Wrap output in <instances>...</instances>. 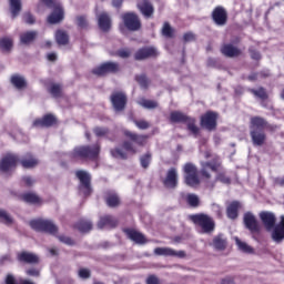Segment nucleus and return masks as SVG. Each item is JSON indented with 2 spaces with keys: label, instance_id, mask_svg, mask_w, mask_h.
<instances>
[{
  "label": "nucleus",
  "instance_id": "1",
  "mask_svg": "<svg viewBox=\"0 0 284 284\" xmlns=\"http://www.w3.org/2000/svg\"><path fill=\"white\" fill-rule=\"evenodd\" d=\"M101 148L99 145L90 146H78L73 151V156L75 159H98Z\"/></svg>",
  "mask_w": 284,
  "mask_h": 284
},
{
  "label": "nucleus",
  "instance_id": "2",
  "mask_svg": "<svg viewBox=\"0 0 284 284\" xmlns=\"http://www.w3.org/2000/svg\"><path fill=\"white\" fill-rule=\"evenodd\" d=\"M184 181L190 187H196V185L201 183V180H199V171L194 164L186 163L184 165Z\"/></svg>",
  "mask_w": 284,
  "mask_h": 284
},
{
  "label": "nucleus",
  "instance_id": "3",
  "mask_svg": "<svg viewBox=\"0 0 284 284\" xmlns=\"http://www.w3.org/2000/svg\"><path fill=\"white\" fill-rule=\"evenodd\" d=\"M172 123H186L192 134H199V126L194 125L195 121L192 118H187L185 114L174 111L171 113Z\"/></svg>",
  "mask_w": 284,
  "mask_h": 284
},
{
  "label": "nucleus",
  "instance_id": "4",
  "mask_svg": "<svg viewBox=\"0 0 284 284\" xmlns=\"http://www.w3.org/2000/svg\"><path fill=\"white\" fill-rule=\"evenodd\" d=\"M191 221L195 223V225H200L203 232H213L214 230V220L205 214L191 215Z\"/></svg>",
  "mask_w": 284,
  "mask_h": 284
},
{
  "label": "nucleus",
  "instance_id": "5",
  "mask_svg": "<svg viewBox=\"0 0 284 284\" xmlns=\"http://www.w3.org/2000/svg\"><path fill=\"white\" fill-rule=\"evenodd\" d=\"M32 230L37 232H48L49 234H57V225L48 220H33L30 222Z\"/></svg>",
  "mask_w": 284,
  "mask_h": 284
},
{
  "label": "nucleus",
  "instance_id": "6",
  "mask_svg": "<svg viewBox=\"0 0 284 284\" xmlns=\"http://www.w3.org/2000/svg\"><path fill=\"white\" fill-rule=\"evenodd\" d=\"M42 2H44L48 8H53V12L48 18L49 23L63 21V8L61 4L54 3V0H42Z\"/></svg>",
  "mask_w": 284,
  "mask_h": 284
},
{
  "label": "nucleus",
  "instance_id": "7",
  "mask_svg": "<svg viewBox=\"0 0 284 284\" xmlns=\"http://www.w3.org/2000/svg\"><path fill=\"white\" fill-rule=\"evenodd\" d=\"M75 175L80 181V193L84 196L92 194V187L90 186V174L85 171H77Z\"/></svg>",
  "mask_w": 284,
  "mask_h": 284
},
{
  "label": "nucleus",
  "instance_id": "8",
  "mask_svg": "<svg viewBox=\"0 0 284 284\" xmlns=\"http://www.w3.org/2000/svg\"><path fill=\"white\" fill-rule=\"evenodd\" d=\"M243 223L246 230L251 232V234H258V232H261V223H258L256 216L251 212L244 214Z\"/></svg>",
  "mask_w": 284,
  "mask_h": 284
},
{
  "label": "nucleus",
  "instance_id": "9",
  "mask_svg": "<svg viewBox=\"0 0 284 284\" xmlns=\"http://www.w3.org/2000/svg\"><path fill=\"white\" fill-rule=\"evenodd\" d=\"M201 174L203 179H210V172H216L221 168V159L214 156L212 162H202Z\"/></svg>",
  "mask_w": 284,
  "mask_h": 284
},
{
  "label": "nucleus",
  "instance_id": "10",
  "mask_svg": "<svg viewBox=\"0 0 284 284\" xmlns=\"http://www.w3.org/2000/svg\"><path fill=\"white\" fill-rule=\"evenodd\" d=\"M19 158L17 155L9 153L0 161V171L1 172H10L12 168L17 166Z\"/></svg>",
  "mask_w": 284,
  "mask_h": 284
},
{
  "label": "nucleus",
  "instance_id": "11",
  "mask_svg": "<svg viewBox=\"0 0 284 284\" xmlns=\"http://www.w3.org/2000/svg\"><path fill=\"white\" fill-rule=\"evenodd\" d=\"M111 102L115 112H121L128 103V98L121 92H115L111 95Z\"/></svg>",
  "mask_w": 284,
  "mask_h": 284
},
{
  "label": "nucleus",
  "instance_id": "12",
  "mask_svg": "<svg viewBox=\"0 0 284 284\" xmlns=\"http://www.w3.org/2000/svg\"><path fill=\"white\" fill-rule=\"evenodd\" d=\"M124 26L128 30H139L141 28V21H139V17L134 13H125L123 17Z\"/></svg>",
  "mask_w": 284,
  "mask_h": 284
},
{
  "label": "nucleus",
  "instance_id": "13",
  "mask_svg": "<svg viewBox=\"0 0 284 284\" xmlns=\"http://www.w3.org/2000/svg\"><path fill=\"white\" fill-rule=\"evenodd\" d=\"M119 64L114 62H106L95 69H93V74H97L98 77H103L104 74H108V72H118Z\"/></svg>",
  "mask_w": 284,
  "mask_h": 284
},
{
  "label": "nucleus",
  "instance_id": "14",
  "mask_svg": "<svg viewBox=\"0 0 284 284\" xmlns=\"http://www.w3.org/2000/svg\"><path fill=\"white\" fill-rule=\"evenodd\" d=\"M260 219L264 225V227L270 232L274 230V225H276V215L272 212H262L260 213Z\"/></svg>",
  "mask_w": 284,
  "mask_h": 284
},
{
  "label": "nucleus",
  "instance_id": "15",
  "mask_svg": "<svg viewBox=\"0 0 284 284\" xmlns=\"http://www.w3.org/2000/svg\"><path fill=\"white\" fill-rule=\"evenodd\" d=\"M201 125L206 130H214L216 128V113L207 112L201 118Z\"/></svg>",
  "mask_w": 284,
  "mask_h": 284
},
{
  "label": "nucleus",
  "instance_id": "16",
  "mask_svg": "<svg viewBox=\"0 0 284 284\" xmlns=\"http://www.w3.org/2000/svg\"><path fill=\"white\" fill-rule=\"evenodd\" d=\"M272 239L275 243L284 241V215L281 216V222L274 227Z\"/></svg>",
  "mask_w": 284,
  "mask_h": 284
},
{
  "label": "nucleus",
  "instance_id": "17",
  "mask_svg": "<svg viewBox=\"0 0 284 284\" xmlns=\"http://www.w3.org/2000/svg\"><path fill=\"white\" fill-rule=\"evenodd\" d=\"M154 254H156V256H179V258H183V256H185V252H176L170 247H156L154 250Z\"/></svg>",
  "mask_w": 284,
  "mask_h": 284
},
{
  "label": "nucleus",
  "instance_id": "18",
  "mask_svg": "<svg viewBox=\"0 0 284 284\" xmlns=\"http://www.w3.org/2000/svg\"><path fill=\"white\" fill-rule=\"evenodd\" d=\"M212 17L217 26H225V22L227 21V13L225 12V9L221 7L215 8Z\"/></svg>",
  "mask_w": 284,
  "mask_h": 284
},
{
  "label": "nucleus",
  "instance_id": "19",
  "mask_svg": "<svg viewBox=\"0 0 284 284\" xmlns=\"http://www.w3.org/2000/svg\"><path fill=\"white\" fill-rule=\"evenodd\" d=\"M57 123V119L52 114H47L41 120H36L33 122L34 128H50V125H54Z\"/></svg>",
  "mask_w": 284,
  "mask_h": 284
},
{
  "label": "nucleus",
  "instance_id": "20",
  "mask_svg": "<svg viewBox=\"0 0 284 284\" xmlns=\"http://www.w3.org/2000/svg\"><path fill=\"white\" fill-rule=\"evenodd\" d=\"M265 128H270V125L267 124V121H265V119L258 118V116H254L251 119V131L255 130V131L263 132V130H265Z\"/></svg>",
  "mask_w": 284,
  "mask_h": 284
},
{
  "label": "nucleus",
  "instance_id": "21",
  "mask_svg": "<svg viewBox=\"0 0 284 284\" xmlns=\"http://www.w3.org/2000/svg\"><path fill=\"white\" fill-rule=\"evenodd\" d=\"M126 236H129V239H131V241H134V243H148V240L145 239V235L140 233L139 231H134V230H130L126 229L124 230Z\"/></svg>",
  "mask_w": 284,
  "mask_h": 284
},
{
  "label": "nucleus",
  "instance_id": "22",
  "mask_svg": "<svg viewBox=\"0 0 284 284\" xmlns=\"http://www.w3.org/2000/svg\"><path fill=\"white\" fill-rule=\"evenodd\" d=\"M158 52L154 48H144V49H140L136 53H135V59L138 61H143V59H149V57H156Z\"/></svg>",
  "mask_w": 284,
  "mask_h": 284
},
{
  "label": "nucleus",
  "instance_id": "23",
  "mask_svg": "<svg viewBox=\"0 0 284 284\" xmlns=\"http://www.w3.org/2000/svg\"><path fill=\"white\" fill-rule=\"evenodd\" d=\"M178 176L179 174L176 173V169L169 170L166 179L164 180L165 187H176Z\"/></svg>",
  "mask_w": 284,
  "mask_h": 284
},
{
  "label": "nucleus",
  "instance_id": "24",
  "mask_svg": "<svg viewBox=\"0 0 284 284\" xmlns=\"http://www.w3.org/2000/svg\"><path fill=\"white\" fill-rule=\"evenodd\" d=\"M98 227L99 230H103L104 227H116V220L110 215L103 216L100 219Z\"/></svg>",
  "mask_w": 284,
  "mask_h": 284
},
{
  "label": "nucleus",
  "instance_id": "25",
  "mask_svg": "<svg viewBox=\"0 0 284 284\" xmlns=\"http://www.w3.org/2000/svg\"><path fill=\"white\" fill-rule=\"evenodd\" d=\"M98 23L100 30H103L104 32L110 30V16H108V13L105 12L101 13L100 16H98Z\"/></svg>",
  "mask_w": 284,
  "mask_h": 284
},
{
  "label": "nucleus",
  "instance_id": "26",
  "mask_svg": "<svg viewBox=\"0 0 284 284\" xmlns=\"http://www.w3.org/2000/svg\"><path fill=\"white\" fill-rule=\"evenodd\" d=\"M251 139L255 145H263L265 143V133L263 131L251 130Z\"/></svg>",
  "mask_w": 284,
  "mask_h": 284
},
{
  "label": "nucleus",
  "instance_id": "27",
  "mask_svg": "<svg viewBox=\"0 0 284 284\" xmlns=\"http://www.w3.org/2000/svg\"><path fill=\"white\" fill-rule=\"evenodd\" d=\"M18 258L23 263H39V256L34 253L22 252L18 254Z\"/></svg>",
  "mask_w": 284,
  "mask_h": 284
},
{
  "label": "nucleus",
  "instance_id": "28",
  "mask_svg": "<svg viewBox=\"0 0 284 284\" xmlns=\"http://www.w3.org/2000/svg\"><path fill=\"white\" fill-rule=\"evenodd\" d=\"M140 12L145 17H152L154 14V7L148 1H143L138 4Z\"/></svg>",
  "mask_w": 284,
  "mask_h": 284
},
{
  "label": "nucleus",
  "instance_id": "29",
  "mask_svg": "<svg viewBox=\"0 0 284 284\" xmlns=\"http://www.w3.org/2000/svg\"><path fill=\"white\" fill-rule=\"evenodd\" d=\"M239 210H241V203L232 202L226 209L229 219H236L239 216Z\"/></svg>",
  "mask_w": 284,
  "mask_h": 284
},
{
  "label": "nucleus",
  "instance_id": "30",
  "mask_svg": "<svg viewBox=\"0 0 284 284\" xmlns=\"http://www.w3.org/2000/svg\"><path fill=\"white\" fill-rule=\"evenodd\" d=\"M222 54L225 57H239L241 54V50L232 44H226L222 48Z\"/></svg>",
  "mask_w": 284,
  "mask_h": 284
},
{
  "label": "nucleus",
  "instance_id": "31",
  "mask_svg": "<svg viewBox=\"0 0 284 284\" xmlns=\"http://www.w3.org/2000/svg\"><path fill=\"white\" fill-rule=\"evenodd\" d=\"M125 136H129V139H131V141L134 143H138V145H144V143L148 141V136L136 135L130 131L125 132Z\"/></svg>",
  "mask_w": 284,
  "mask_h": 284
},
{
  "label": "nucleus",
  "instance_id": "32",
  "mask_svg": "<svg viewBox=\"0 0 284 284\" xmlns=\"http://www.w3.org/2000/svg\"><path fill=\"white\" fill-rule=\"evenodd\" d=\"M235 243L241 252H244L245 254L254 253V248H252L247 243L241 241L239 237H235Z\"/></svg>",
  "mask_w": 284,
  "mask_h": 284
},
{
  "label": "nucleus",
  "instance_id": "33",
  "mask_svg": "<svg viewBox=\"0 0 284 284\" xmlns=\"http://www.w3.org/2000/svg\"><path fill=\"white\" fill-rule=\"evenodd\" d=\"M121 203V200H119V195L114 192H109L106 196V204L109 207H116Z\"/></svg>",
  "mask_w": 284,
  "mask_h": 284
},
{
  "label": "nucleus",
  "instance_id": "34",
  "mask_svg": "<svg viewBox=\"0 0 284 284\" xmlns=\"http://www.w3.org/2000/svg\"><path fill=\"white\" fill-rule=\"evenodd\" d=\"M33 39H37V32L34 31H29L20 36L21 43H26V44L32 43Z\"/></svg>",
  "mask_w": 284,
  "mask_h": 284
},
{
  "label": "nucleus",
  "instance_id": "35",
  "mask_svg": "<svg viewBox=\"0 0 284 284\" xmlns=\"http://www.w3.org/2000/svg\"><path fill=\"white\" fill-rule=\"evenodd\" d=\"M10 1V10L12 17H17L19 12H21V0H9Z\"/></svg>",
  "mask_w": 284,
  "mask_h": 284
},
{
  "label": "nucleus",
  "instance_id": "36",
  "mask_svg": "<svg viewBox=\"0 0 284 284\" xmlns=\"http://www.w3.org/2000/svg\"><path fill=\"white\" fill-rule=\"evenodd\" d=\"M11 83L16 88H18V90H21L22 88H26V79L21 75H13L11 78Z\"/></svg>",
  "mask_w": 284,
  "mask_h": 284
},
{
  "label": "nucleus",
  "instance_id": "37",
  "mask_svg": "<svg viewBox=\"0 0 284 284\" xmlns=\"http://www.w3.org/2000/svg\"><path fill=\"white\" fill-rule=\"evenodd\" d=\"M55 41L59 45H65L68 43V33L64 31H57Z\"/></svg>",
  "mask_w": 284,
  "mask_h": 284
},
{
  "label": "nucleus",
  "instance_id": "38",
  "mask_svg": "<svg viewBox=\"0 0 284 284\" xmlns=\"http://www.w3.org/2000/svg\"><path fill=\"white\" fill-rule=\"evenodd\" d=\"M225 239H223V236L219 235L216 237H214L213 240V246L215 247V250H225Z\"/></svg>",
  "mask_w": 284,
  "mask_h": 284
},
{
  "label": "nucleus",
  "instance_id": "39",
  "mask_svg": "<svg viewBox=\"0 0 284 284\" xmlns=\"http://www.w3.org/2000/svg\"><path fill=\"white\" fill-rule=\"evenodd\" d=\"M0 48L4 52H8L9 50H11L12 49V39H10V38H2L0 40Z\"/></svg>",
  "mask_w": 284,
  "mask_h": 284
},
{
  "label": "nucleus",
  "instance_id": "40",
  "mask_svg": "<svg viewBox=\"0 0 284 284\" xmlns=\"http://www.w3.org/2000/svg\"><path fill=\"white\" fill-rule=\"evenodd\" d=\"M22 168H34L39 165V160L34 158L24 159L21 161Z\"/></svg>",
  "mask_w": 284,
  "mask_h": 284
},
{
  "label": "nucleus",
  "instance_id": "41",
  "mask_svg": "<svg viewBox=\"0 0 284 284\" xmlns=\"http://www.w3.org/2000/svg\"><path fill=\"white\" fill-rule=\"evenodd\" d=\"M139 105H142V108H146L148 110H152L154 108H158L159 103L152 100L142 99L139 101Z\"/></svg>",
  "mask_w": 284,
  "mask_h": 284
},
{
  "label": "nucleus",
  "instance_id": "42",
  "mask_svg": "<svg viewBox=\"0 0 284 284\" xmlns=\"http://www.w3.org/2000/svg\"><path fill=\"white\" fill-rule=\"evenodd\" d=\"M77 227L80 232H90V230H92V222L81 221V222H79Z\"/></svg>",
  "mask_w": 284,
  "mask_h": 284
},
{
  "label": "nucleus",
  "instance_id": "43",
  "mask_svg": "<svg viewBox=\"0 0 284 284\" xmlns=\"http://www.w3.org/2000/svg\"><path fill=\"white\" fill-rule=\"evenodd\" d=\"M23 201L26 203H39L41 200L34 193H27L23 195Z\"/></svg>",
  "mask_w": 284,
  "mask_h": 284
},
{
  "label": "nucleus",
  "instance_id": "44",
  "mask_svg": "<svg viewBox=\"0 0 284 284\" xmlns=\"http://www.w3.org/2000/svg\"><path fill=\"white\" fill-rule=\"evenodd\" d=\"M186 203H189V205H191V207H197L199 196L196 194H187L186 195Z\"/></svg>",
  "mask_w": 284,
  "mask_h": 284
},
{
  "label": "nucleus",
  "instance_id": "45",
  "mask_svg": "<svg viewBox=\"0 0 284 284\" xmlns=\"http://www.w3.org/2000/svg\"><path fill=\"white\" fill-rule=\"evenodd\" d=\"M162 34L163 37L172 38L174 37V29L170 27V23L165 22L163 28H162Z\"/></svg>",
  "mask_w": 284,
  "mask_h": 284
},
{
  "label": "nucleus",
  "instance_id": "46",
  "mask_svg": "<svg viewBox=\"0 0 284 284\" xmlns=\"http://www.w3.org/2000/svg\"><path fill=\"white\" fill-rule=\"evenodd\" d=\"M0 221L1 223H6V225H10L12 223V217L6 213V211L0 210Z\"/></svg>",
  "mask_w": 284,
  "mask_h": 284
},
{
  "label": "nucleus",
  "instance_id": "47",
  "mask_svg": "<svg viewBox=\"0 0 284 284\" xmlns=\"http://www.w3.org/2000/svg\"><path fill=\"white\" fill-rule=\"evenodd\" d=\"M251 92H253L255 97H258V99H262V100L267 99V92H265V89L263 88H260L257 90H252Z\"/></svg>",
  "mask_w": 284,
  "mask_h": 284
},
{
  "label": "nucleus",
  "instance_id": "48",
  "mask_svg": "<svg viewBox=\"0 0 284 284\" xmlns=\"http://www.w3.org/2000/svg\"><path fill=\"white\" fill-rule=\"evenodd\" d=\"M50 93L52 97H60L61 95V85L52 84L50 89Z\"/></svg>",
  "mask_w": 284,
  "mask_h": 284
},
{
  "label": "nucleus",
  "instance_id": "49",
  "mask_svg": "<svg viewBox=\"0 0 284 284\" xmlns=\"http://www.w3.org/2000/svg\"><path fill=\"white\" fill-rule=\"evenodd\" d=\"M150 161H152V155L150 153H146L141 158V165L142 168H148L150 165Z\"/></svg>",
  "mask_w": 284,
  "mask_h": 284
},
{
  "label": "nucleus",
  "instance_id": "50",
  "mask_svg": "<svg viewBox=\"0 0 284 284\" xmlns=\"http://www.w3.org/2000/svg\"><path fill=\"white\" fill-rule=\"evenodd\" d=\"M135 79L141 88H148V78L145 75H138Z\"/></svg>",
  "mask_w": 284,
  "mask_h": 284
},
{
  "label": "nucleus",
  "instance_id": "51",
  "mask_svg": "<svg viewBox=\"0 0 284 284\" xmlns=\"http://www.w3.org/2000/svg\"><path fill=\"white\" fill-rule=\"evenodd\" d=\"M111 154L115 159H126L125 153H123L120 149L112 150Z\"/></svg>",
  "mask_w": 284,
  "mask_h": 284
},
{
  "label": "nucleus",
  "instance_id": "52",
  "mask_svg": "<svg viewBox=\"0 0 284 284\" xmlns=\"http://www.w3.org/2000/svg\"><path fill=\"white\" fill-rule=\"evenodd\" d=\"M135 125L136 128H139V130H148V128H150V123L141 120V121H135Z\"/></svg>",
  "mask_w": 284,
  "mask_h": 284
},
{
  "label": "nucleus",
  "instance_id": "53",
  "mask_svg": "<svg viewBox=\"0 0 284 284\" xmlns=\"http://www.w3.org/2000/svg\"><path fill=\"white\" fill-rule=\"evenodd\" d=\"M94 134L95 136H105V134H108V130L103 128H95Z\"/></svg>",
  "mask_w": 284,
  "mask_h": 284
},
{
  "label": "nucleus",
  "instance_id": "54",
  "mask_svg": "<svg viewBox=\"0 0 284 284\" xmlns=\"http://www.w3.org/2000/svg\"><path fill=\"white\" fill-rule=\"evenodd\" d=\"M80 278H90V271L88 268H81L79 271Z\"/></svg>",
  "mask_w": 284,
  "mask_h": 284
},
{
  "label": "nucleus",
  "instance_id": "55",
  "mask_svg": "<svg viewBox=\"0 0 284 284\" xmlns=\"http://www.w3.org/2000/svg\"><path fill=\"white\" fill-rule=\"evenodd\" d=\"M78 26L80 28H85V26H88V20H85V17L83 16L78 17Z\"/></svg>",
  "mask_w": 284,
  "mask_h": 284
},
{
  "label": "nucleus",
  "instance_id": "56",
  "mask_svg": "<svg viewBox=\"0 0 284 284\" xmlns=\"http://www.w3.org/2000/svg\"><path fill=\"white\" fill-rule=\"evenodd\" d=\"M23 21L24 23H34V17H32L30 13H26L23 16Z\"/></svg>",
  "mask_w": 284,
  "mask_h": 284
},
{
  "label": "nucleus",
  "instance_id": "57",
  "mask_svg": "<svg viewBox=\"0 0 284 284\" xmlns=\"http://www.w3.org/2000/svg\"><path fill=\"white\" fill-rule=\"evenodd\" d=\"M118 55L121 57V59H128V57H130V51H129V50H125V49L120 50V51L118 52Z\"/></svg>",
  "mask_w": 284,
  "mask_h": 284
},
{
  "label": "nucleus",
  "instance_id": "58",
  "mask_svg": "<svg viewBox=\"0 0 284 284\" xmlns=\"http://www.w3.org/2000/svg\"><path fill=\"white\" fill-rule=\"evenodd\" d=\"M146 283L148 284H159V277L154 276V275H151V276L148 277Z\"/></svg>",
  "mask_w": 284,
  "mask_h": 284
},
{
  "label": "nucleus",
  "instance_id": "59",
  "mask_svg": "<svg viewBox=\"0 0 284 284\" xmlns=\"http://www.w3.org/2000/svg\"><path fill=\"white\" fill-rule=\"evenodd\" d=\"M59 240L62 242V243H65L67 245H72V239L68 237V236H60Z\"/></svg>",
  "mask_w": 284,
  "mask_h": 284
},
{
  "label": "nucleus",
  "instance_id": "60",
  "mask_svg": "<svg viewBox=\"0 0 284 284\" xmlns=\"http://www.w3.org/2000/svg\"><path fill=\"white\" fill-rule=\"evenodd\" d=\"M124 150H126V152H131L132 154L136 152V150H134V146H132L129 142L124 143Z\"/></svg>",
  "mask_w": 284,
  "mask_h": 284
},
{
  "label": "nucleus",
  "instance_id": "61",
  "mask_svg": "<svg viewBox=\"0 0 284 284\" xmlns=\"http://www.w3.org/2000/svg\"><path fill=\"white\" fill-rule=\"evenodd\" d=\"M217 181H221V183H230V178L225 176L224 174H220L217 176Z\"/></svg>",
  "mask_w": 284,
  "mask_h": 284
},
{
  "label": "nucleus",
  "instance_id": "62",
  "mask_svg": "<svg viewBox=\"0 0 284 284\" xmlns=\"http://www.w3.org/2000/svg\"><path fill=\"white\" fill-rule=\"evenodd\" d=\"M28 276H39V271L31 268L27 271Z\"/></svg>",
  "mask_w": 284,
  "mask_h": 284
},
{
  "label": "nucleus",
  "instance_id": "63",
  "mask_svg": "<svg viewBox=\"0 0 284 284\" xmlns=\"http://www.w3.org/2000/svg\"><path fill=\"white\" fill-rule=\"evenodd\" d=\"M6 284H17V282H14V277L12 275H8Z\"/></svg>",
  "mask_w": 284,
  "mask_h": 284
},
{
  "label": "nucleus",
  "instance_id": "64",
  "mask_svg": "<svg viewBox=\"0 0 284 284\" xmlns=\"http://www.w3.org/2000/svg\"><path fill=\"white\" fill-rule=\"evenodd\" d=\"M184 41H194V36L192 33H185Z\"/></svg>",
  "mask_w": 284,
  "mask_h": 284
}]
</instances>
